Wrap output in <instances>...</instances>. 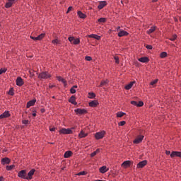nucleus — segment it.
I'll list each match as a JSON object with an SVG mask.
<instances>
[{
  "mask_svg": "<svg viewBox=\"0 0 181 181\" xmlns=\"http://www.w3.org/2000/svg\"><path fill=\"white\" fill-rule=\"evenodd\" d=\"M50 77H52V76L47 71H42L38 75V78H42L43 80L50 78Z\"/></svg>",
  "mask_w": 181,
  "mask_h": 181,
  "instance_id": "1",
  "label": "nucleus"
},
{
  "mask_svg": "<svg viewBox=\"0 0 181 181\" xmlns=\"http://www.w3.org/2000/svg\"><path fill=\"white\" fill-rule=\"evenodd\" d=\"M59 134H63L64 135H70V134H73V131L71 129L62 128L59 130Z\"/></svg>",
  "mask_w": 181,
  "mask_h": 181,
  "instance_id": "2",
  "label": "nucleus"
},
{
  "mask_svg": "<svg viewBox=\"0 0 181 181\" xmlns=\"http://www.w3.org/2000/svg\"><path fill=\"white\" fill-rule=\"evenodd\" d=\"M104 135H105V131L99 132L95 133V139H103L104 138Z\"/></svg>",
  "mask_w": 181,
  "mask_h": 181,
  "instance_id": "3",
  "label": "nucleus"
},
{
  "mask_svg": "<svg viewBox=\"0 0 181 181\" xmlns=\"http://www.w3.org/2000/svg\"><path fill=\"white\" fill-rule=\"evenodd\" d=\"M144 136L143 135H139L136 137V139L134 140L133 144H141L142 141H144Z\"/></svg>",
  "mask_w": 181,
  "mask_h": 181,
  "instance_id": "4",
  "label": "nucleus"
},
{
  "mask_svg": "<svg viewBox=\"0 0 181 181\" xmlns=\"http://www.w3.org/2000/svg\"><path fill=\"white\" fill-rule=\"evenodd\" d=\"M18 177H21V179H26L27 180L26 170H21L18 173Z\"/></svg>",
  "mask_w": 181,
  "mask_h": 181,
  "instance_id": "5",
  "label": "nucleus"
},
{
  "mask_svg": "<svg viewBox=\"0 0 181 181\" xmlns=\"http://www.w3.org/2000/svg\"><path fill=\"white\" fill-rule=\"evenodd\" d=\"M35 172H36V170L35 169L30 170V172L28 173L27 180H32L33 178V176L35 175Z\"/></svg>",
  "mask_w": 181,
  "mask_h": 181,
  "instance_id": "6",
  "label": "nucleus"
},
{
  "mask_svg": "<svg viewBox=\"0 0 181 181\" xmlns=\"http://www.w3.org/2000/svg\"><path fill=\"white\" fill-rule=\"evenodd\" d=\"M75 112H76V114H78L79 115H83L84 114H87V110L78 108L75 110Z\"/></svg>",
  "mask_w": 181,
  "mask_h": 181,
  "instance_id": "7",
  "label": "nucleus"
},
{
  "mask_svg": "<svg viewBox=\"0 0 181 181\" xmlns=\"http://www.w3.org/2000/svg\"><path fill=\"white\" fill-rule=\"evenodd\" d=\"M148 163V161L146 160H144L143 161H141L139 162L138 164H137V168L138 169H141L142 168H144L145 166H146Z\"/></svg>",
  "mask_w": 181,
  "mask_h": 181,
  "instance_id": "8",
  "label": "nucleus"
},
{
  "mask_svg": "<svg viewBox=\"0 0 181 181\" xmlns=\"http://www.w3.org/2000/svg\"><path fill=\"white\" fill-rule=\"evenodd\" d=\"M132 163V161L131 160H125L122 163V168L127 169V168H129V166H131Z\"/></svg>",
  "mask_w": 181,
  "mask_h": 181,
  "instance_id": "9",
  "label": "nucleus"
},
{
  "mask_svg": "<svg viewBox=\"0 0 181 181\" xmlns=\"http://www.w3.org/2000/svg\"><path fill=\"white\" fill-rule=\"evenodd\" d=\"M9 117H11V113H9V111H5L0 115V119H4V118H9Z\"/></svg>",
  "mask_w": 181,
  "mask_h": 181,
  "instance_id": "10",
  "label": "nucleus"
},
{
  "mask_svg": "<svg viewBox=\"0 0 181 181\" xmlns=\"http://www.w3.org/2000/svg\"><path fill=\"white\" fill-rule=\"evenodd\" d=\"M131 104L132 105H135L136 107H142L144 105V102L140 101L138 103V102L133 100V101H131Z\"/></svg>",
  "mask_w": 181,
  "mask_h": 181,
  "instance_id": "11",
  "label": "nucleus"
},
{
  "mask_svg": "<svg viewBox=\"0 0 181 181\" xmlns=\"http://www.w3.org/2000/svg\"><path fill=\"white\" fill-rule=\"evenodd\" d=\"M23 84H24L23 79H22L21 76L17 77L16 85L18 86V87H21Z\"/></svg>",
  "mask_w": 181,
  "mask_h": 181,
  "instance_id": "12",
  "label": "nucleus"
},
{
  "mask_svg": "<svg viewBox=\"0 0 181 181\" xmlns=\"http://www.w3.org/2000/svg\"><path fill=\"white\" fill-rule=\"evenodd\" d=\"M11 163V159L9 158H4L1 159V164L2 165H9Z\"/></svg>",
  "mask_w": 181,
  "mask_h": 181,
  "instance_id": "13",
  "label": "nucleus"
},
{
  "mask_svg": "<svg viewBox=\"0 0 181 181\" xmlns=\"http://www.w3.org/2000/svg\"><path fill=\"white\" fill-rule=\"evenodd\" d=\"M175 156H177L178 158H181V152L180 151H173L170 154L171 158H175Z\"/></svg>",
  "mask_w": 181,
  "mask_h": 181,
  "instance_id": "14",
  "label": "nucleus"
},
{
  "mask_svg": "<svg viewBox=\"0 0 181 181\" xmlns=\"http://www.w3.org/2000/svg\"><path fill=\"white\" fill-rule=\"evenodd\" d=\"M139 62H140L141 63H148V62H149V58L146 57H144L139 58Z\"/></svg>",
  "mask_w": 181,
  "mask_h": 181,
  "instance_id": "15",
  "label": "nucleus"
},
{
  "mask_svg": "<svg viewBox=\"0 0 181 181\" xmlns=\"http://www.w3.org/2000/svg\"><path fill=\"white\" fill-rule=\"evenodd\" d=\"M69 102L71 103V104H74V105H77V102H76V96H71Z\"/></svg>",
  "mask_w": 181,
  "mask_h": 181,
  "instance_id": "16",
  "label": "nucleus"
},
{
  "mask_svg": "<svg viewBox=\"0 0 181 181\" xmlns=\"http://www.w3.org/2000/svg\"><path fill=\"white\" fill-rule=\"evenodd\" d=\"M107 6V1H100L98 6V9H103L104 6Z\"/></svg>",
  "mask_w": 181,
  "mask_h": 181,
  "instance_id": "17",
  "label": "nucleus"
},
{
  "mask_svg": "<svg viewBox=\"0 0 181 181\" xmlns=\"http://www.w3.org/2000/svg\"><path fill=\"white\" fill-rule=\"evenodd\" d=\"M127 35H128V33L127 31H124V30H120L118 33L119 37H122V36H127Z\"/></svg>",
  "mask_w": 181,
  "mask_h": 181,
  "instance_id": "18",
  "label": "nucleus"
},
{
  "mask_svg": "<svg viewBox=\"0 0 181 181\" xmlns=\"http://www.w3.org/2000/svg\"><path fill=\"white\" fill-rule=\"evenodd\" d=\"M35 103H36V100H30V101L27 103V108H30V107L35 105Z\"/></svg>",
  "mask_w": 181,
  "mask_h": 181,
  "instance_id": "19",
  "label": "nucleus"
},
{
  "mask_svg": "<svg viewBox=\"0 0 181 181\" xmlns=\"http://www.w3.org/2000/svg\"><path fill=\"white\" fill-rule=\"evenodd\" d=\"M58 81H62L63 83L64 86H67V83L65 81L64 78H62V76H57V77Z\"/></svg>",
  "mask_w": 181,
  "mask_h": 181,
  "instance_id": "20",
  "label": "nucleus"
},
{
  "mask_svg": "<svg viewBox=\"0 0 181 181\" xmlns=\"http://www.w3.org/2000/svg\"><path fill=\"white\" fill-rule=\"evenodd\" d=\"M134 84H135V81L130 82L128 85L125 86L126 90H131Z\"/></svg>",
  "mask_w": 181,
  "mask_h": 181,
  "instance_id": "21",
  "label": "nucleus"
},
{
  "mask_svg": "<svg viewBox=\"0 0 181 181\" xmlns=\"http://www.w3.org/2000/svg\"><path fill=\"white\" fill-rule=\"evenodd\" d=\"M97 105H98V101L97 100H93L89 103L90 107H96Z\"/></svg>",
  "mask_w": 181,
  "mask_h": 181,
  "instance_id": "22",
  "label": "nucleus"
},
{
  "mask_svg": "<svg viewBox=\"0 0 181 181\" xmlns=\"http://www.w3.org/2000/svg\"><path fill=\"white\" fill-rule=\"evenodd\" d=\"M88 134L84 132V131L81 130L78 134L79 138H86Z\"/></svg>",
  "mask_w": 181,
  "mask_h": 181,
  "instance_id": "23",
  "label": "nucleus"
},
{
  "mask_svg": "<svg viewBox=\"0 0 181 181\" xmlns=\"http://www.w3.org/2000/svg\"><path fill=\"white\" fill-rule=\"evenodd\" d=\"M78 16L79 18H81V19H86V18H87V16H86V14L83 13L81 11H78Z\"/></svg>",
  "mask_w": 181,
  "mask_h": 181,
  "instance_id": "24",
  "label": "nucleus"
},
{
  "mask_svg": "<svg viewBox=\"0 0 181 181\" xmlns=\"http://www.w3.org/2000/svg\"><path fill=\"white\" fill-rule=\"evenodd\" d=\"M99 170L100 173H105L106 172H108V169H107L106 166H103L100 168Z\"/></svg>",
  "mask_w": 181,
  "mask_h": 181,
  "instance_id": "25",
  "label": "nucleus"
},
{
  "mask_svg": "<svg viewBox=\"0 0 181 181\" xmlns=\"http://www.w3.org/2000/svg\"><path fill=\"white\" fill-rule=\"evenodd\" d=\"M156 30V26L151 27L148 30H147L148 35H151V33H153V32Z\"/></svg>",
  "mask_w": 181,
  "mask_h": 181,
  "instance_id": "26",
  "label": "nucleus"
},
{
  "mask_svg": "<svg viewBox=\"0 0 181 181\" xmlns=\"http://www.w3.org/2000/svg\"><path fill=\"white\" fill-rule=\"evenodd\" d=\"M71 155H73V152L68 151L65 152L64 156V158H70V156H71Z\"/></svg>",
  "mask_w": 181,
  "mask_h": 181,
  "instance_id": "27",
  "label": "nucleus"
},
{
  "mask_svg": "<svg viewBox=\"0 0 181 181\" xmlns=\"http://www.w3.org/2000/svg\"><path fill=\"white\" fill-rule=\"evenodd\" d=\"M107 84H108V80H103L101 81L99 87H104V86H107Z\"/></svg>",
  "mask_w": 181,
  "mask_h": 181,
  "instance_id": "28",
  "label": "nucleus"
},
{
  "mask_svg": "<svg viewBox=\"0 0 181 181\" xmlns=\"http://www.w3.org/2000/svg\"><path fill=\"white\" fill-rule=\"evenodd\" d=\"M90 37H93V39H96V40H100V39H101V37L100 35H95V34L90 35Z\"/></svg>",
  "mask_w": 181,
  "mask_h": 181,
  "instance_id": "29",
  "label": "nucleus"
},
{
  "mask_svg": "<svg viewBox=\"0 0 181 181\" xmlns=\"http://www.w3.org/2000/svg\"><path fill=\"white\" fill-rule=\"evenodd\" d=\"M177 39V35L176 34L173 35L169 40H171V42H174V40H176Z\"/></svg>",
  "mask_w": 181,
  "mask_h": 181,
  "instance_id": "30",
  "label": "nucleus"
},
{
  "mask_svg": "<svg viewBox=\"0 0 181 181\" xmlns=\"http://www.w3.org/2000/svg\"><path fill=\"white\" fill-rule=\"evenodd\" d=\"M97 153H100V149L98 148L96 151H95L94 152H93L91 154H90V156L92 158H94V156H95V155H97Z\"/></svg>",
  "mask_w": 181,
  "mask_h": 181,
  "instance_id": "31",
  "label": "nucleus"
},
{
  "mask_svg": "<svg viewBox=\"0 0 181 181\" xmlns=\"http://www.w3.org/2000/svg\"><path fill=\"white\" fill-rule=\"evenodd\" d=\"M73 45H79L80 44V39L78 38H74L73 42H72Z\"/></svg>",
  "mask_w": 181,
  "mask_h": 181,
  "instance_id": "32",
  "label": "nucleus"
},
{
  "mask_svg": "<svg viewBox=\"0 0 181 181\" xmlns=\"http://www.w3.org/2000/svg\"><path fill=\"white\" fill-rule=\"evenodd\" d=\"M45 37V33H42L37 37V40H42Z\"/></svg>",
  "mask_w": 181,
  "mask_h": 181,
  "instance_id": "33",
  "label": "nucleus"
},
{
  "mask_svg": "<svg viewBox=\"0 0 181 181\" xmlns=\"http://www.w3.org/2000/svg\"><path fill=\"white\" fill-rule=\"evenodd\" d=\"M167 56H168V53H166V52H161L160 55L161 59H165V57H166Z\"/></svg>",
  "mask_w": 181,
  "mask_h": 181,
  "instance_id": "34",
  "label": "nucleus"
},
{
  "mask_svg": "<svg viewBox=\"0 0 181 181\" xmlns=\"http://www.w3.org/2000/svg\"><path fill=\"white\" fill-rule=\"evenodd\" d=\"M124 115H125V113L122 112H119L117 113V117L118 118H121L122 117H124Z\"/></svg>",
  "mask_w": 181,
  "mask_h": 181,
  "instance_id": "35",
  "label": "nucleus"
},
{
  "mask_svg": "<svg viewBox=\"0 0 181 181\" xmlns=\"http://www.w3.org/2000/svg\"><path fill=\"white\" fill-rule=\"evenodd\" d=\"M13 5V3L12 1H8L6 4L5 7L6 8H11Z\"/></svg>",
  "mask_w": 181,
  "mask_h": 181,
  "instance_id": "36",
  "label": "nucleus"
},
{
  "mask_svg": "<svg viewBox=\"0 0 181 181\" xmlns=\"http://www.w3.org/2000/svg\"><path fill=\"white\" fill-rule=\"evenodd\" d=\"M15 168L14 165H7L6 167V170H12V169H13Z\"/></svg>",
  "mask_w": 181,
  "mask_h": 181,
  "instance_id": "37",
  "label": "nucleus"
},
{
  "mask_svg": "<svg viewBox=\"0 0 181 181\" xmlns=\"http://www.w3.org/2000/svg\"><path fill=\"white\" fill-rule=\"evenodd\" d=\"M107 21V18H100L98 19V22H100V23H105Z\"/></svg>",
  "mask_w": 181,
  "mask_h": 181,
  "instance_id": "38",
  "label": "nucleus"
},
{
  "mask_svg": "<svg viewBox=\"0 0 181 181\" xmlns=\"http://www.w3.org/2000/svg\"><path fill=\"white\" fill-rule=\"evenodd\" d=\"M115 60V63H117V64H119V58L117 56H115L114 57Z\"/></svg>",
  "mask_w": 181,
  "mask_h": 181,
  "instance_id": "39",
  "label": "nucleus"
},
{
  "mask_svg": "<svg viewBox=\"0 0 181 181\" xmlns=\"http://www.w3.org/2000/svg\"><path fill=\"white\" fill-rule=\"evenodd\" d=\"M52 43H53V45H59V40L57 39L53 40L52 41Z\"/></svg>",
  "mask_w": 181,
  "mask_h": 181,
  "instance_id": "40",
  "label": "nucleus"
},
{
  "mask_svg": "<svg viewBox=\"0 0 181 181\" xmlns=\"http://www.w3.org/2000/svg\"><path fill=\"white\" fill-rule=\"evenodd\" d=\"M9 95H13L15 93H13V88H11L10 90L8 91Z\"/></svg>",
  "mask_w": 181,
  "mask_h": 181,
  "instance_id": "41",
  "label": "nucleus"
},
{
  "mask_svg": "<svg viewBox=\"0 0 181 181\" xmlns=\"http://www.w3.org/2000/svg\"><path fill=\"white\" fill-rule=\"evenodd\" d=\"M85 60H86L87 62H91V60H93V59L91 58V57H85Z\"/></svg>",
  "mask_w": 181,
  "mask_h": 181,
  "instance_id": "42",
  "label": "nucleus"
},
{
  "mask_svg": "<svg viewBox=\"0 0 181 181\" xmlns=\"http://www.w3.org/2000/svg\"><path fill=\"white\" fill-rule=\"evenodd\" d=\"M158 83V79H155L154 81L151 82V86H155Z\"/></svg>",
  "mask_w": 181,
  "mask_h": 181,
  "instance_id": "43",
  "label": "nucleus"
},
{
  "mask_svg": "<svg viewBox=\"0 0 181 181\" xmlns=\"http://www.w3.org/2000/svg\"><path fill=\"white\" fill-rule=\"evenodd\" d=\"M71 94H76V89L74 88H72L70 89Z\"/></svg>",
  "mask_w": 181,
  "mask_h": 181,
  "instance_id": "44",
  "label": "nucleus"
},
{
  "mask_svg": "<svg viewBox=\"0 0 181 181\" xmlns=\"http://www.w3.org/2000/svg\"><path fill=\"white\" fill-rule=\"evenodd\" d=\"M126 124V122L125 121H122L120 122H119V125L120 127H124V125Z\"/></svg>",
  "mask_w": 181,
  "mask_h": 181,
  "instance_id": "45",
  "label": "nucleus"
},
{
  "mask_svg": "<svg viewBox=\"0 0 181 181\" xmlns=\"http://www.w3.org/2000/svg\"><path fill=\"white\" fill-rule=\"evenodd\" d=\"M74 39H75L74 37H69L68 38V40H69V42L73 43V42L74 41Z\"/></svg>",
  "mask_w": 181,
  "mask_h": 181,
  "instance_id": "46",
  "label": "nucleus"
},
{
  "mask_svg": "<svg viewBox=\"0 0 181 181\" xmlns=\"http://www.w3.org/2000/svg\"><path fill=\"white\" fill-rule=\"evenodd\" d=\"M77 175H78V176L84 175H86V171L80 172Z\"/></svg>",
  "mask_w": 181,
  "mask_h": 181,
  "instance_id": "47",
  "label": "nucleus"
},
{
  "mask_svg": "<svg viewBox=\"0 0 181 181\" xmlns=\"http://www.w3.org/2000/svg\"><path fill=\"white\" fill-rule=\"evenodd\" d=\"M95 97V94L94 93H89V98H94Z\"/></svg>",
  "mask_w": 181,
  "mask_h": 181,
  "instance_id": "48",
  "label": "nucleus"
},
{
  "mask_svg": "<svg viewBox=\"0 0 181 181\" xmlns=\"http://www.w3.org/2000/svg\"><path fill=\"white\" fill-rule=\"evenodd\" d=\"M22 122L24 125H28V124H29V120H23Z\"/></svg>",
  "mask_w": 181,
  "mask_h": 181,
  "instance_id": "49",
  "label": "nucleus"
},
{
  "mask_svg": "<svg viewBox=\"0 0 181 181\" xmlns=\"http://www.w3.org/2000/svg\"><path fill=\"white\" fill-rule=\"evenodd\" d=\"M146 49H148V50H152V45H146Z\"/></svg>",
  "mask_w": 181,
  "mask_h": 181,
  "instance_id": "50",
  "label": "nucleus"
},
{
  "mask_svg": "<svg viewBox=\"0 0 181 181\" xmlns=\"http://www.w3.org/2000/svg\"><path fill=\"white\" fill-rule=\"evenodd\" d=\"M71 9H73V7H72V6H69V7L68 8L67 11H66V13H69V12H71Z\"/></svg>",
  "mask_w": 181,
  "mask_h": 181,
  "instance_id": "51",
  "label": "nucleus"
},
{
  "mask_svg": "<svg viewBox=\"0 0 181 181\" xmlns=\"http://www.w3.org/2000/svg\"><path fill=\"white\" fill-rule=\"evenodd\" d=\"M49 131H51L52 132L56 131V128L52 127V128H49Z\"/></svg>",
  "mask_w": 181,
  "mask_h": 181,
  "instance_id": "52",
  "label": "nucleus"
},
{
  "mask_svg": "<svg viewBox=\"0 0 181 181\" xmlns=\"http://www.w3.org/2000/svg\"><path fill=\"white\" fill-rule=\"evenodd\" d=\"M30 38L33 39V40H37V37H32V36H30Z\"/></svg>",
  "mask_w": 181,
  "mask_h": 181,
  "instance_id": "53",
  "label": "nucleus"
},
{
  "mask_svg": "<svg viewBox=\"0 0 181 181\" xmlns=\"http://www.w3.org/2000/svg\"><path fill=\"white\" fill-rule=\"evenodd\" d=\"M2 73H6V69H1V74Z\"/></svg>",
  "mask_w": 181,
  "mask_h": 181,
  "instance_id": "54",
  "label": "nucleus"
},
{
  "mask_svg": "<svg viewBox=\"0 0 181 181\" xmlns=\"http://www.w3.org/2000/svg\"><path fill=\"white\" fill-rule=\"evenodd\" d=\"M165 153H166V155H170V151H166Z\"/></svg>",
  "mask_w": 181,
  "mask_h": 181,
  "instance_id": "55",
  "label": "nucleus"
},
{
  "mask_svg": "<svg viewBox=\"0 0 181 181\" xmlns=\"http://www.w3.org/2000/svg\"><path fill=\"white\" fill-rule=\"evenodd\" d=\"M54 87V85H49V88H53Z\"/></svg>",
  "mask_w": 181,
  "mask_h": 181,
  "instance_id": "56",
  "label": "nucleus"
},
{
  "mask_svg": "<svg viewBox=\"0 0 181 181\" xmlns=\"http://www.w3.org/2000/svg\"><path fill=\"white\" fill-rule=\"evenodd\" d=\"M77 87H78L77 85H75V86H74L72 88H74V89H76V88H77Z\"/></svg>",
  "mask_w": 181,
  "mask_h": 181,
  "instance_id": "57",
  "label": "nucleus"
},
{
  "mask_svg": "<svg viewBox=\"0 0 181 181\" xmlns=\"http://www.w3.org/2000/svg\"><path fill=\"white\" fill-rule=\"evenodd\" d=\"M0 181H4V177L2 176L0 177Z\"/></svg>",
  "mask_w": 181,
  "mask_h": 181,
  "instance_id": "58",
  "label": "nucleus"
},
{
  "mask_svg": "<svg viewBox=\"0 0 181 181\" xmlns=\"http://www.w3.org/2000/svg\"><path fill=\"white\" fill-rule=\"evenodd\" d=\"M10 2H13V4L15 2V0H8Z\"/></svg>",
  "mask_w": 181,
  "mask_h": 181,
  "instance_id": "59",
  "label": "nucleus"
},
{
  "mask_svg": "<svg viewBox=\"0 0 181 181\" xmlns=\"http://www.w3.org/2000/svg\"><path fill=\"white\" fill-rule=\"evenodd\" d=\"M119 29H121V27L119 26L117 28V30H119Z\"/></svg>",
  "mask_w": 181,
  "mask_h": 181,
  "instance_id": "60",
  "label": "nucleus"
},
{
  "mask_svg": "<svg viewBox=\"0 0 181 181\" xmlns=\"http://www.w3.org/2000/svg\"><path fill=\"white\" fill-rule=\"evenodd\" d=\"M41 112H45V109H41Z\"/></svg>",
  "mask_w": 181,
  "mask_h": 181,
  "instance_id": "61",
  "label": "nucleus"
},
{
  "mask_svg": "<svg viewBox=\"0 0 181 181\" xmlns=\"http://www.w3.org/2000/svg\"><path fill=\"white\" fill-rule=\"evenodd\" d=\"M33 117H36V113H33Z\"/></svg>",
  "mask_w": 181,
  "mask_h": 181,
  "instance_id": "62",
  "label": "nucleus"
},
{
  "mask_svg": "<svg viewBox=\"0 0 181 181\" xmlns=\"http://www.w3.org/2000/svg\"><path fill=\"white\" fill-rule=\"evenodd\" d=\"M2 74V69H0V75Z\"/></svg>",
  "mask_w": 181,
  "mask_h": 181,
  "instance_id": "63",
  "label": "nucleus"
},
{
  "mask_svg": "<svg viewBox=\"0 0 181 181\" xmlns=\"http://www.w3.org/2000/svg\"><path fill=\"white\" fill-rule=\"evenodd\" d=\"M153 2H158V0H153Z\"/></svg>",
  "mask_w": 181,
  "mask_h": 181,
  "instance_id": "64",
  "label": "nucleus"
}]
</instances>
